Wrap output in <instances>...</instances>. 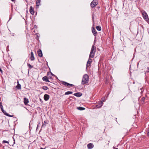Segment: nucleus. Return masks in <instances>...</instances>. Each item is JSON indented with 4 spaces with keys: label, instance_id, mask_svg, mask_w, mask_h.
Instances as JSON below:
<instances>
[{
    "label": "nucleus",
    "instance_id": "1",
    "mask_svg": "<svg viewBox=\"0 0 149 149\" xmlns=\"http://www.w3.org/2000/svg\"><path fill=\"white\" fill-rule=\"evenodd\" d=\"M89 77L88 75L87 74H84L83 76L82 81L81 84L84 85L87 83L89 81Z\"/></svg>",
    "mask_w": 149,
    "mask_h": 149
},
{
    "label": "nucleus",
    "instance_id": "2",
    "mask_svg": "<svg viewBox=\"0 0 149 149\" xmlns=\"http://www.w3.org/2000/svg\"><path fill=\"white\" fill-rule=\"evenodd\" d=\"M142 15L143 18L146 21H148L149 20L148 15L145 11H144L142 13Z\"/></svg>",
    "mask_w": 149,
    "mask_h": 149
},
{
    "label": "nucleus",
    "instance_id": "3",
    "mask_svg": "<svg viewBox=\"0 0 149 149\" xmlns=\"http://www.w3.org/2000/svg\"><path fill=\"white\" fill-rule=\"evenodd\" d=\"M97 4V3L95 1V0H93L91 3V7L93 8L95 7Z\"/></svg>",
    "mask_w": 149,
    "mask_h": 149
},
{
    "label": "nucleus",
    "instance_id": "4",
    "mask_svg": "<svg viewBox=\"0 0 149 149\" xmlns=\"http://www.w3.org/2000/svg\"><path fill=\"white\" fill-rule=\"evenodd\" d=\"M104 101L103 100H102L100 102H99L96 105V107L97 108L101 107L103 105V102Z\"/></svg>",
    "mask_w": 149,
    "mask_h": 149
},
{
    "label": "nucleus",
    "instance_id": "5",
    "mask_svg": "<svg viewBox=\"0 0 149 149\" xmlns=\"http://www.w3.org/2000/svg\"><path fill=\"white\" fill-rule=\"evenodd\" d=\"M92 60L89 57V58L88 59V60L87 63L86 64V67H89L91 65V63H92Z\"/></svg>",
    "mask_w": 149,
    "mask_h": 149
},
{
    "label": "nucleus",
    "instance_id": "6",
    "mask_svg": "<svg viewBox=\"0 0 149 149\" xmlns=\"http://www.w3.org/2000/svg\"><path fill=\"white\" fill-rule=\"evenodd\" d=\"M92 32L93 35L95 36H96L97 35V32L95 30V28L93 27H92Z\"/></svg>",
    "mask_w": 149,
    "mask_h": 149
},
{
    "label": "nucleus",
    "instance_id": "7",
    "mask_svg": "<svg viewBox=\"0 0 149 149\" xmlns=\"http://www.w3.org/2000/svg\"><path fill=\"white\" fill-rule=\"evenodd\" d=\"M47 75L49 79H51L52 78V76L54 75L51 72H49L47 73Z\"/></svg>",
    "mask_w": 149,
    "mask_h": 149
},
{
    "label": "nucleus",
    "instance_id": "8",
    "mask_svg": "<svg viewBox=\"0 0 149 149\" xmlns=\"http://www.w3.org/2000/svg\"><path fill=\"white\" fill-rule=\"evenodd\" d=\"M37 53L38 54V56L40 57H42V51L41 49H39L37 51Z\"/></svg>",
    "mask_w": 149,
    "mask_h": 149
},
{
    "label": "nucleus",
    "instance_id": "9",
    "mask_svg": "<svg viewBox=\"0 0 149 149\" xmlns=\"http://www.w3.org/2000/svg\"><path fill=\"white\" fill-rule=\"evenodd\" d=\"M49 98V96L47 94H45L44 96V100L47 101L48 100Z\"/></svg>",
    "mask_w": 149,
    "mask_h": 149
},
{
    "label": "nucleus",
    "instance_id": "10",
    "mask_svg": "<svg viewBox=\"0 0 149 149\" xmlns=\"http://www.w3.org/2000/svg\"><path fill=\"white\" fill-rule=\"evenodd\" d=\"M96 47H95L94 44L92 46V48L91 49V52H96Z\"/></svg>",
    "mask_w": 149,
    "mask_h": 149
},
{
    "label": "nucleus",
    "instance_id": "11",
    "mask_svg": "<svg viewBox=\"0 0 149 149\" xmlns=\"http://www.w3.org/2000/svg\"><path fill=\"white\" fill-rule=\"evenodd\" d=\"M35 58L34 56V54L33 52L32 51L31 52V57H30V59L31 61H34L35 60Z\"/></svg>",
    "mask_w": 149,
    "mask_h": 149
},
{
    "label": "nucleus",
    "instance_id": "12",
    "mask_svg": "<svg viewBox=\"0 0 149 149\" xmlns=\"http://www.w3.org/2000/svg\"><path fill=\"white\" fill-rule=\"evenodd\" d=\"M49 78L46 76H44L42 78L43 80L47 82H49L50 81L49 80Z\"/></svg>",
    "mask_w": 149,
    "mask_h": 149
},
{
    "label": "nucleus",
    "instance_id": "13",
    "mask_svg": "<svg viewBox=\"0 0 149 149\" xmlns=\"http://www.w3.org/2000/svg\"><path fill=\"white\" fill-rule=\"evenodd\" d=\"M87 146L88 149H91L93 147L94 145L92 143H89L87 145Z\"/></svg>",
    "mask_w": 149,
    "mask_h": 149
},
{
    "label": "nucleus",
    "instance_id": "14",
    "mask_svg": "<svg viewBox=\"0 0 149 149\" xmlns=\"http://www.w3.org/2000/svg\"><path fill=\"white\" fill-rule=\"evenodd\" d=\"M29 12L31 14L33 15L35 13L33 9V8L32 6H30Z\"/></svg>",
    "mask_w": 149,
    "mask_h": 149
},
{
    "label": "nucleus",
    "instance_id": "15",
    "mask_svg": "<svg viewBox=\"0 0 149 149\" xmlns=\"http://www.w3.org/2000/svg\"><path fill=\"white\" fill-rule=\"evenodd\" d=\"M82 95V93L80 92H78L74 94V95L77 97H80Z\"/></svg>",
    "mask_w": 149,
    "mask_h": 149
},
{
    "label": "nucleus",
    "instance_id": "16",
    "mask_svg": "<svg viewBox=\"0 0 149 149\" xmlns=\"http://www.w3.org/2000/svg\"><path fill=\"white\" fill-rule=\"evenodd\" d=\"M24 104L25 105H26L29 102V101L28 98L26 97L24 98Z\"/></svg>",
    "mask_w": 149,
    "mask_h": 149
},
{
    "label": "nucleus",
    "instance_id": "17",
    "mask_svg": "<svg viewBox=\"0 0 149 149\" xmlns=\"http://www.w3.org/2000/svg\"><path fill=\"white\" fill-rule=\"evenodd\" d=\"M41 1L40 0H37L36 1V6L38 7L40 5Z\"/></svg>",
    "mask_w": 149,
    "mask_h": 149
},
{
    "label": "nucleus",
    "instance_id": "18",
    "mask_svg": "<svg viewBox=\"0 0 149 149\" xmlns=\"http://www.w3.org/2000/svg\"><path fill=\"white\" fill-rule=\"evenodd\" d=\"M95 52H91L89 55V58H93L94 57Z\"/></svg>",
    "mask_w": 149,
    "mask_h": 149
},
{
    "label": "nucleus",
    "instance_id": "19",
    "mask_svg": "<svg viewBox=\"0 0 149 149\" xmlns=\"http://www.w3.org/2000/svg\"><path fill=\"white\" fill-rule=\"evenodd\" d=\"M16 88L17 89H21V86L19 82H17V85L16 87Z\"/></svg>",
    "mask_w": 149,
    "mask_h": 149
},
{
    "label": "nucleus",
    "instance_id": "20",
    "mask_svg": "<svg viewBox=\"0 0 149 149\" xmlns=\"http://www.w3.org/2000/svg\"><path fill=\"white\" fill-rule=\"evenodd\" d=\"M48 121H47V120H46L44 122L43 124L42 125V127H45L46 125L48 124Z\"/></svg>",
    "mask_w": 149,
    "mask_h": 149
},
{
    "label": "nucleus",
    "instance_id": "21",
    "mask_svg": "<svg viewBox=\"0 0 149 149\" xmlns=\"http://www.w3.org/2000/svg\"><path fill=\"white\" fill-rule=\"evenodd\" d=\"M77 109L79 110L82 111L85 110V108L82 107H77Z\"/></svg>",
    "mask_w": 149,
    "mask_h": 149
},
{
    "label": "nucleus",
    "instance_id": "22",
    "mask_svg": "<svg viewBox=\"0 0 149 149\" xmlns=\"http://www.w3.org/2000/svg\"><path fill=\"white\" fill-rule=\"evenodd\" d=\"M0 108H1V110L2 112L3 113H4L6 111H5L3 110V105H2V103H1V102H0Z\"/></svg>",
    "mask_w": 149,
    "mask_h": 149
},
{
    "label": "nucleus",
    "instance_id": "23",
    "mask_svg": "<svg viewBox=\"0 0 149 149\" xmlns=\"http://www.w3.org/2000/svg\"><path fill=\"white\" fill-rule=\"evenodd\" d=\"M3 113L5 115L10 117H13L14 116V115H11L7 113L6 111H5Z\"/></svg>",
    "mask_w": 149,
    "mask_h": 149
},
{
    "label": "nucleus",
    "instance_id": "24",
    "mask_svg": "<svg viewBox=\"0 0 149 149\" xmlns=\"http://www.w3.org/2000/svg\"><path fill=\"white\" fill-rule=\"evenodd\" d=\"M96 28L97 30L98 31H100L101 30V28L100 26H97Z\"/></svg>",
    "mask_w": 149,
    "mask_h": 149
},
{
    "label": "nucleus",
    "instance_id": "25",
    "mask_svg": "<svg viewBox=\"0 0 149 149\" xmlns=\"http://www.w3.org/2000/svg\"><path fill=\"white\" fill-rule=\"evenodd\" d=\"M72 93L73 92L72 91H68L66 92L64 94L65 95H69L70 94H72Z\"/></svg>",
    "mask_w": 149,
    "mask_h": 149
},
{
    "label": "nucleus",
    "instance_id": "26",
    "mask_svg": "<svg viewBox=\"0 0 149 149\" xmlns=\"http://www.w3.org/2000/svg\"><path fill=\"white\" fill-rule=\"evenodd\" d=\"M68 83L64 81H63L61 82V84H62L67 86V84H68Z\"/></svg>",
    "mask_w": 149,
    "mask_h": 149
},
{
    "label": "nucleus",
    "instance_id": "27",
    "mask_svg": "<svg viewBox=\"0 0 149 149\" xmlns=\"http://www.w3.org/2000/svg\"><path fill=\"white\" fill-rule=\"evenodd\" d=\"M145 97H143L141 99V102L142 103H144V101H145Z\"/></svg>",
    "mask_w": 149,
    "mask_h": 149
},
{
    "label": "nucleus",
    "instance_id": "28",
    "mask_svg": "<svg viewBox=\"0 0 149 149\" xmlns=\"http://www.w3.org/2000/svg\"><path fill=\"white\" fill-rule=\"evenodd\" d=\"M42 88L43 90L46 91V90H47L48 88V87L47 86H43L42 87Z\"/></svg>",
    "mask_w": 149,
    "mask_h": 149
},
{
    "label": "nucleus",
    "instance_id": "29",
    "mask_svg": "<svg viewBox=\"0 0 149 149\" xmlns=\"http://www.w3.org/2000/svg\"><path fill=\"white\" fill-rule=\"evenodd\" d=\"M74 86V85L72 84H70L69 83H68V84H67V87H72Z\"/></svg>",
    "mask_w": 149,
    "mask_h": 149
},
{
    "label": "nucleus",
    "instance_id": "30",
    "mask_svg": "<svg viewBox=\"0 0 149 149\" xmlns=\"http://www.w3.org/2000/svg\"><path fill=\"white\" fill-rule=\"evenodd\" d=\"M27 66H28L29 68H32L33 67V66L29 63H27Z\"/></svg>",
    "mask_w": 149,
    "mask_h": 149
},
{
    "label": "nucleus",
    "instance_id": "31",
    "mask_svg": "<svg viewBox=\"0 0 149 149\" xmlns=\"http://www.w3.org/2000/svg\"><path fill=\"white\" fill-rule=\"evenodd\" d=\"M2 143H6L8 144L9 143V142L8 141H6V140H3V141Z\"/></svg>",
    "mask_w": 149,
    "mask_h": 149
},
{
    "label": "nucleus",
    "instance_id": "32",
    "mask_svg": "<svg viewBox=\"0 0 149 149\" xmlns=\"http://www.w3.org/2000/svg\"><path fill=\"white\" fill-rule=\"evenodd\" d=\"M35 35L36 36V37H37L38 38L40 36V35L39 33H36L35 34Z\"/></svg>",
    "mask_w": 149,
    "mask_h": 149
},
{
    "label": "nucleus",
    "instance_id": "33",
    "mask_svg": "<svg viewBox=\"0 0 149 149\" xmlns=\"http://www.w3.org/2000/svg\"><path fill=\"white\" fill-rule=\"evenodd\" d=\"M148 71H146V72H149V67L148 68Z\"/></svg>",
    "mask_w": 149,
    "mask_h": 149
},
{
    "label": "nucleus",
    "instance_id": "34",
    "mask_svg": "<svg viewBox=\"0 0 149 149\" xmlns=\"http://www.w3.org/2000/svg\"><path fill=\"white\" fill-rule=\"evenodd\" d=\"M11 1H12L13 2H15V0H11Z\"/></svg>",
    "mask_w": 149,
    "mask_h": 149
},
{
    "label": "nucleus",
    "instance_id": "35",
    "mask_svg": "<svg viewBox=\"0 0 149 149\" xmlns=\"http://www.w3.org/2000/svg\"><path fill=\"white\" fill-rule=\"evenodd\" d=\"M113 149H118V148H116L115 147H113Z\"/></svg>",
    "mask_w": 149,
    "mask_h": 149
},
{
    "label": "nucleus",
    "instance_id": "36",
    "mask_svg": "<svg viewBox=\"0 0 149 149\" xmlns=\"http://www.w3.org/2000/svg\"><path fill=\"white\" fill-rule=\"evenodd\" d=\"M14 143H13V144H14L15 143V140L14 139Z\"/></svg>",
    "mask_w": 149,
    "mask_h": 149
},
{
    "label": "nucleus",
    "instance_id": "37",
    "mask_svg": "<svg viewBox=\"0 0 149 149\" xmlns=\"http://www.w3.org/2000/svg\"><path fill=\"white\" fill-rule=\"evenodd\" d=\"M40 149H45V148H40Z\"/></svg>",
    "mask_w": 149,
    "mask_h": 149
},
{
    "label": "nucleus",
    "instance_id": "38",
    "mask_svg": "<svg viewBox=\"0 0 149 149\" xmlns=\"http://www.w3.org/2000/svg\"><path fill=\"white\" fill-rule=\"evenodd\" d=\"M143 92V91H141V93H142Z\"/></svg>",
    "mask_w": 149,
    "mask_h": 149
},
{
    "label": "nucleus",
    "instance_id": "39",
    "mask_svg": "<svg viewBox=\"0 0 149 149\" xmlns=\"http://www.w3.org/2000/svg\"><path fill=\"white\" fill-rule=\"evenodd\" d=\"M142 89H143V88H141V90H142Z\"/></svg>",
    "mask_w": 149,
    "mask_h": 149
},
{
    "label": "nucleus",
    "instance_id": "40",
    "mask_svg": "<svg viewBox=\"0 0 149 149\" xmlns=\"http://www.w3.org/2000/svg\"><path fill=\"white\" fill-rule=\"evenodd\" d=\"M134 83H135V82H133V84H134Z\"/></svg>",
    "mask_w": 149,
    "mask_h": 149
},
{
    "label": "nucleus",
    "instance_id": "41",
    "mask_svg": "<svg viewBox=\"0 0 149 149\" xmlns=\"http://www.w3.org/2000/svg\"><path fill=\"white\" fill-rule=\"evenodd\" d=\"M38 39H38V38H37V40H38Z\"/></svg>",
    "mask_w": 149,
    "mask_h": 149
},
{
    "label": "nucleus",
    "instance_id": "42",
    "mask_svg": "<svg viewBox=\"0 0 149 149\" xmlns=\"http://www.w3.org/2000/svg\"><path fill=\"white\" fill-rule=\"evenodd\" d=\"M40 101H41V99H40Z\"/></svg>",
    "mask_w": 149,
    "mask_h": 149
}]
</instances>
